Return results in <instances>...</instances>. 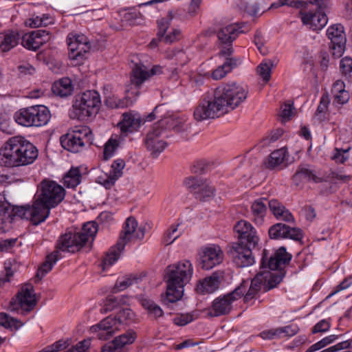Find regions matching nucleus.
Returning <instances> with one entry per match:
<instances>
[{
    "mask_svg": "<svg viewBox=\"0 0 352 352\" xmlns=\"http://www.w3.org/2000/svg\"><path fill=\"white\" fill-rule=\"evenodd\" d=\"M245 87L236 82L223 84L206 96L194 111L197 121L219 118L234 109L248 96Z\"/></svg>",
    "mask_w": 352,
    "mask_h": 352,
    "instance_id": "f257e3e1",
    "label": "nucleus"
},
{
    "mask_svg": "<svg viewBox=\"0 0 352 352\" xmlns=\"http://www.w3.org/2000/svg\"><path fill=\"white\" fill-rule=\"evenodd\" d=\"M52 208L36 196L32 206L19 207L3 202L0 204V232L9 230L15 217L28 219L32 224L38 225L49 217Z\"/></svg>",
    "mask_w": 352,
    "mask_h": 352,
    "instance_id": "f03ea898",
    "label": "nucleus"
},
{
    "mask_svg": "<svg viewBox=\"0 0 352 352\" xmlns=\"http://www.w3.org/2000/svg\"><path fill=\"white\" fill-rule=\"evenodd\" d=\"M36 147L21 136L10 138L0 149V165L16 167L32 164L38 157Z\"/></svg>",
    "mask_w": 352,
    "mask_h": 352,
    "instance_id": "7ed1b4c3",
    "label": "nucleus"
},
{
    "mask_svg": "<svg viewBox=\"0 0 352 352\" xmlns=\"http://www.w3.org/2000/svg\"><path fill=\"white\" fill-rule=\"evenodd\" d=\"M192 274V265L188 260L168 267L166 298L168 302H175L181 299L184 294V287L190 280Z\"/></svg>",
    "mask_w": 352,
    "mask_h": 352,
    "instance_id": "20e7f679",
    "label": "nucleus"
},
{
    "mask_svg": "<svg viewBox=\"0 0 352 352\" xmlns=\"http://www.w3.org/2000/svg\"><path fill=\"white\" fill-rule=\"evenodd\" d=\"M144 236V229L138 228L136 220L133 217H129L124 224L116 245L111 248L102 261L104 269L112 265L119 258L120 253L129 242L134 239H142Z\"/></svg>",
    "mask_w": 352,
    "mask_h": 352,
    "instance_id": "39448f33",
    "label": "nucleus"
},
{
    "mask_svg": "<svg viewBox=\"0 0 352 352\" xmlns=\"http://www.w3.org/2000/svg\"><path fill=\"white\" fill-rule=\"evenodd\" d=\"M100 105L99 93L94 90L86 91L76 98L69 110V117L82 121L88 120L98 113Z\"/></svg>",
    "mask_w": 352,
    "mask_h": 352,
    "instance_id": "423d86ee",
    "label": "nucleus"
},
{
    "mask_svg": "<svg viewBox=\"0 0 352 352\" xmlns=\"http://www.w3.org/2000/svg\"><path fill=\"white\" fill-rule=\"evenodd\" d=\"M51 118L50 110L43 105H34L22 108L14 113L17 124L25 127H40L47 124Z\"/></svg>",
    "mask_w": 352,
    "mask_h": 352,
    "instance_id": "0eeeda50",
    "label": "nucleus"
},
{
    "mask_svg": "<svg viewBox=\"0 0 352 352\" xmlns=\"http://www.w3.org/2000/svg\"><path fill=\"white\" fill-rule=\"evenodd\" d=\"M265 269L260 272L256 276L249 282L248 291L244 296V301L248 302L253 299L263 286L265 292H267L276 287L283 280L284 273L280 271L271 272Z\"/></svg>",
    "mask_w": 352,
    "mask_h": 352,
    "instance_id": "6e6552de",
    "label": "nucleus"
},
{
    "mask_svg": "<svg viewBox=\"0 0 352 352\" xmlns=\"http://www.w3.org/2000/svg\"><path fill=\"white\" fill-rule=\"evenodd\" d=\"M248 286L249 280H243L240 285L233 292L215 298L211 306L210 315L212 316H219L228 314L232 309L233 302L241 296L244 297L248 291Z\"/></svg>",
    "mask_w": 352,
    "mask_h": 352,
    "instance_id": "1a4fd4ad",
    "label": "nucleus"
},
{
    "mask_svg": "<svg viewBox=\"0 0 352 352\" xmlns=\"http://www.w3.org/2000/svg\"><path fill=\"white\" fill-rule=\"evenodd\" d=\"M65 195V189L60 185L54 181L44 179L38 186L34 196L54 208L63 200Z\"/></svg>",
    "mask_w": 352,
    "mask_h": 352,
    "instance_id": "9d476101",
    "label": "nucleus"
},
{
    "mask_svg": "<svg viewBox=\"0 0 352 352\" xmlns=\"http://www.w3.org/2000/svg\"><path fill=\"white\" fill-rule=\"evenodd\" d=\"M91 131L87 126L76 128L60 138L62 146L73 153L80 152L86 144H91Z\"/></svg>",
    "mask_w": 352,
    "mask_h": 352,
    "instance_id": "9b49d317",
    "label": "nucleus"
},
{
    "mask_svg": "<svg viewBox=\"0 0 352 352\" xmlns=\"http://www.w3.org/2000/svg\"><path fill=\"white\" fill-rule=\"evenodd\" d=\"M292 258L286 248L280 247L274 254H270L267 250H263L261 258V268L271 270H281L288 265Z\"/></svg>",
    "mask_w": 352,
    "mask_h": 352,
    "instance_id": "f8f14e48",
    "label": "nucleus"
},
{
    "mask_svg": "<svg viewBox=\"0 0 352 352\" xmlns=\"http://www.w3.org/2000/svg\"><path fill=\"white\" fill-rule=\"evenodd\" d=\"M199 265L201 269L209 270L221 264L224 254L221 248L216 245L203 247L199 252Z\"/></svg>",
    "mask_w": 352,
    "mask_h": 352,
    "instance_id": "ddd939ff",
    "label": "nucleus"
},
{
    "mask_svg": "<svg viewBox=\"0 0 352 352\" xmlns=\"http://www.w3.org/2000/svg\"><path fill=\"white\" fill-rule=\"evenodd\" d=\"M67 43L69 50V56L73 60L82 59L91 47L87 37L76 32H71L67 35Z\"/></svg>",
    "mask_w": 352,
    "mask_h": 352,
    "instance_id": "4468645a",
    "label": "nucleus"
},
{
    "mask_svg": "<svg viewBox=\"0 0 352 352\" xmlns=\"http://www.w3.org/2000/svg\"><path fill=\"white\" fill-rule=\"evenodd\" d=\"M234 230L237 234L238 244L256 248L259 242V237L256 230L252 225L245 221H239L234 226Z\"/></svg>",
    "mask_w": 352,
    "mask_h": 352,
    "instance_id": "2eb2a0df",
    "label": "nucleus"
},
{
    "mask_svg": "<svg viewBox=\"0 0 352 352\" xmlns=\"http://www.w3.org/2000/svg\"><path fill=\"white\" fill-rule=\"evenodd\" d=\"M36 305V300L33 287L29 285L23 287L17 294L16 298L10 302V309L14 311L21 308L23 311L29 312L34 309Z\"/></svg>",
    "mask_w": 352,
    "mask_h": 352,
    "instance_id": "dca6fc26",
    "label": "nucleus"
},
{
    "mask_svg": "<svg viewBox=\"0 0 352 352\" xmlns=\"http://www.w3.org/2000/svg\"><path fill=\"white\" fill-rule=\"evenodd\" d=\"M327 35L331 40L330 48L333 51V55L341 56L344 51L346 40L343 25L340 23L331 25L327 30Z\"/></svg>",
    "mask_w": 352,
    "mask_h": 352,
    "instance_id": "f3484780",
    "label": "nucleus"
},
{
    "mask_svg": "<svg viewBox=\"0 0 352 352\" xmlns=\"http://www.w3.org/2000/svg\"><path fill=\"white\" fill-rule=\"evenodd\" d=\"M165 133V130L158 124L155 125L146 135L145 140L146 148L155 157H157L166 146V143L163 137Z\"/></svg>",
    "mask_w": 352,
    "mask_h": 352,
    "instance_id": "a211bd4d",
    "label": "nucleus"
},
{
    "mask_svg": "<svg viewBox=\"0 0 352 352\" xmlns=\"http://www.w3.org/2000/svg\"><path fill=\"white\" fill-rule=\"evenodd\" d=\"M254 248L234 243L228 251V254L236 265L239 267H245L254 263L252 254V250Z\"/></svg>",
    "mask_w": 352,
    "mask_h": 352,
    "instance_id": "6ab92c4d",
    "label": "nucleus"
},
{
    "mask_svg": "<svg viewBox=\"0 0 352 352\" xmlns=\"http://www.w3.org/2000/svg\"><path fill=\"white\" fill-rule=\"evenodd\" d=\"M271 239H290L300 241L302 238V232L300 228L290 227L282 223H278L270 227L268 231Z\"/></svg>",
    "mask_w": 352,
    "mask_h": 352,
    "instance_id": "aec40b11",
    "label": "nucleus"
},
{
    "mask_svg": "<svg viewBox=\"0 0 352 352\" xmlns=\"http://www.w3.org/2000/svg\"><path fill=\"white\" fill-rule=\"evenodd\" d=\"M299 14L303 25L314 31L322 30L328 22V18L323 11L318 10L316 12L300 11Z\"/></svg>",
    "mask_w": 352,
    "mask_h": 352,
    "instance_id": "412c9836",
    "label": "nucleus"
},
{
    "mask_svg": "<svg viewBox=\"0 0 352 352\" xmlns=\"http://www.w3.org/2000/svg\"><path fill=\"white\" fill-rule=\"evenodd\" d=\"M49 39V33L43 30H38L26 34L21 38V43L28 50L36 51Z\"/></svg>",
    "mask_w": 352,
    "mask_h": 352,
    "instance_id": "4be33fe9",
    "label": "nucleus"
},
{
    "mask_svg": "<svg viewBox=\"0 0 352 352\" xmlns=\"http://www.w3.org/2000/svg\"><path fill=\"white\" fill-rule=\"evenodd\" d=\"M223 274L222 271L214 272L211 276L199 281L196 287L197 292L201 294L214 292L219 289L223 278Z\"/></svg>",
    "mask_w": 352,
    "mask_h": 352,
    "instance_id": "5701e85b",
    "label": "nucleus"
},
{
    "mask_svg": "<svg viewBox=\"0 0 352 352\" xmlns=\"http://www.w3.org/2000/svg\"><path fill=\"white\" fill-rule=\"evenodd\" d=\"M161 73L162 67L159 65L153 66L151 71L148 72L146 66L141 63H137L133 69L131 82L132 85L139 87L150 76Z\"/></svg>",
    "mask_w": 352,
    "mask_h": 352,
    "instance_id": "b1692460",
    "label": "nucleus"
},
{
    "mask_svg": "<svg viewBox=\"0 0 352 352\" xmlns=\"http://www.w3.org/2000/svg\"><path fill=\"white\" fill-rule=\"evenodd\" d=\"M120 328L119 322L116 317L108 316L99 324L92 327L94 331L98 332L97 336L100 340L109 339Z\"/></svg>",
    "mask_w": 352,
    "mask_h": 352,
    "instance_id": "393cba45",
    "label": "nucleus"
},
{
    "mask_svg": "<svg viewBox=\"0 0 352 352\" xmlns=\"http://www.w3.org/2000/svg\"><path fill=\"white\" fill-rule=\"evenodd\" d=\"M124 166L125 162L123 160L118 159L115 160L109 173H104L98 177V183L104 186L107 188H110L122 176Z\"/></svg>",
    "mask_w": 352,
    "mask_h": 352,
    "instance_id": "a878e982",
    "label": "nucleus"
},
{
    "mask_svg": "<svg viewBox=\"0 0 352 352\" xmlns=\"http://www.w3.org/2000/svg\"><path fill=\"white\" fill-rule=\"evenodd\" d=\"M83 246L77 233L67 232L61 235L56 244L57 250L75 252Z\"/></svg>",
    "mask_w": 352,
    "mask_h": 352,
    "instance_id": "bb28decb",
    "label": "nucleus"
},
{
    "mask_svg": "<svg viewBox=\"0 0 352 352\" xmlns=\"http://www.w3.org/2000/svg\"><path fill=\"white\" fill-rule=\"evenodd\" d=\"M269 208V200L259 198L252 203L250 207L251 219L257 225H261L265 221Z\"/></svg>",
    "mask_w": 352,
    "mask_h": 352,
    "instance_id": "cd10ccee",
    "label": "nucleus"
},
{
    "mask_svg": "<svg viewBox=\"0 0 352 352\" xmlns=\"http://www.w3.org/2000/svg\"><path fill=\"white\" fill-rule=\"evenodd\" d=\"M319 183L322 179L316 175V172L308 166H300L293 176V182L296 186H302L307 182Z\"/></svg>",
    "mask_w": 352,
    "mask_h": 352,
    "instance_id": "c85d7f7f",
    "label": "nucleus"
},
{
    "mask_svg": "<svg viewBox=\"0 0 352 352\" xmlns=\"http://www.w3.org/2000/svg\"><path fill=\"white\" fill-rule=\"evenodd\" d=\"M122 117V120L118 124L122 133H133L140 126V117L138 114L126 112Z\"/></svg>",
    "mask_w": 352,
    "mask_h": 352,
    "instance_id": "c756f323",
    "label": "nucleus"
},
{
    "mask_svg": "<svg viewBox=\"0 0 352 352\" xmlns=\"http://www.w3.org/2000/svg\"><path fill=\"white\" fill-rule=\"evenodd\" d=\"M269 209L274 217L286 222H294V218L289 210L276 199L269 200Z\"/></svg>",
    "mask_w": 352,
    "mask_h": 352,
    "instance_id": "7c9ffc66",
    "label": "nucleus"
},
{
    "mask_svg": "<svg viewBox=\"0 0 352 352\" xmlns=\"http://www.w3.org/2000/svg\"><path fill=\"white\" fill-rule=\"evenodd\" d=\"M241 32L242 31L236 24H230L221 28L217 32V36L222 44H231Z\"/></svg>",
    "mask_w": 352,
    "mask_h": 352,
    "instance_id": "2f4dec72",
    "label": "nucleus"
},
{
    "mask_svg": "<svg viewBox=\"0 0 352 352\" xmlns=\"http://www.w3.org/2000/svg\"><path fill=\"white\" fill-rule=\"evenodd\" d=\"M21 40L20 34L14 31L0 33V49L3 52H8L16 47Z\"/></svg>",
    "mask_w": 352,
    "mask_h": 352,
    "instance_id": "473e14b6",
    "label": "nucleus"
},
{
    "mask_svg": "<svg viewBox=\"0 0 352 352\" xmlns=\"http://www.w3.org/2000/svg\"><path fill=\"white\" fill-rule=\"evenodd\" d=\"M331 94L334 98V102L344 104L350 99V93L345 89V84L341 80H337L332 85Z\"/></svg>",
    "mask_w": 352,
    "mask_h": 352,
    "instance_id": "72a5a7b5",
    "label": "nucleus"
},
{
    "mask_svg": "<svg viewBox=\"0 0 352 352\" xmlns=\"http://www.w3.org/2000/svg\"><path fill=\"white\" fill-rule=\"evenodd\" d=\"M241 60L236 58H227L225 63L219 66L212 73V78L214 80H220L226 76V75L230 72L234 68L236 67L241 64Z\"/></svg>",
    "mask_w": 352,
    "mask_h": 352,
    "instance_id": "f704fd0d",
    "label": "nucleus"
},
{
    "mask_svg": "<svg viewBox=\"0 0 352 352\" xmlns=\"http://www.w3.org/2000/svg\"><path fill=\"white\" fill-rule=\"evenodd\" d=\"M166 124L169 129H173L175 132L182 133L186 131L190 128V124L184 117H169L166 120L162 119L160 124Z\"/></svg>",
    "mask_w": 352,
    "mask_h": 352,
    "instance_id": "c9c22d12",
    "label": "nucleus"
},
{
    "mask_svg": "<svg viewBox=\"0 0 352 352\" xmlns=\"http://www.w3.org/2000/svg\"><path fill=\"white\" fill-rule=\"evenodd\" d=\"M173 19V13L172 11L168 12L166 17L162 18L157 21V25L159 31L157 33L158 38H153L149 43V46L151 48L155 47L158 45L159 40L164 39L166 32L170 25L171 21Z\"/></svg>",
    "mask_w": 352,
    "mask_h": 352,
    "instance_id": "e433bc0d",
    "label": "nucleus"
},
{
    "mask_svg": "<svg viewBox=\"0 0 352 352\" xmlns=\"http://www.w3.org/2000/svg\"><path fill=\"white\" fill-rule=\"evenodd\" d=\"M53 93L60 97H66L72 94L73 85L72 80L69 78H63L56 81L52 87Z\"/></svg>",
    "mask_w": 352,
    "mask_h": 352,
    "instance_id": "4c0bfd02",
    "label": "nucleus"
},
{
    "mask_svg": "<svg viewBox=\"0 0 352 352\" xmlns=\"http://www.w3.org/2000/svg\"><path fill=\"white\" fill-rule=\"evenodd\" d=\"M61 258L60 253L58 250L54 251L50 254L47 255L45 262L38 269L36 276L41 279L43 278L51 270L54 265Z\"/></svg>",
    "mask_w": 352,
    "mask_h": 352,
    "instance_id": "58836bf2",
    "label": "nucleus"
},
{
    "mask_svg": "<svg viewBox=\"0 0 352 352\" xmlns=\"http://www.w3.org/2000/svg\"><path fill=\"white\" fill-rule=\"evenodd\" d=\"M97 232V224L95 222L89 221L83 225L81 232H78L77 234L78 238H80V241H81L84 245L90 239H93Z\"/></svg>",
    "mask_w": 352,
    "mask_h": 352,
    "instance_id": "ea45409f",
    "label": "nucleus"
},
{
    "mask_svg": "<svg viewBox=\"0 0 352 352\" xmlns=\"http://www.w3.org/2000/svg\"><path fill=\"white\" fill-rule=\"evenodd\" d=\"M139 300L142 306L147 310L150 316L155 318H157L163 316L164 312L162 309L153 300L143 296L140 297Z\"/></svg>",
    "mask_w": 352,
    "mask_h": 352,
    "instance_id": "a19ab883",
    "label": "nucleus"
},
{
    "mask_svg": "<svg viewBox=\"0 0 352 352\" xmlns=\"http://www.w3.org/2000/svg\"><path fill=\"white\" fill-rule=\"evenodd\" d=\"M139 300L142 306L147 310L150 316L155 318H157L163 316L164 312L162 309L153 300L143 296L140 297Z\"/></svg>",
    "mask_w": 352,
    "mask_h": 352,
    "instance_id": "79ce46f5",
    "label": "nucleus"
},
{
    "mask_svg": "<svg viewBox=\"0 0 352 352\" xmlns=\"http://www.w3.org/2000/svg\"><path fill=\"white\" fill-rule=\"evenodd\" d=\"M81 173L78 168H72L63 177V184L67 188H74L81 182Z\"/></svg>",
    "mask_w": 352,
    "mask_h": 352,
    "instance_id": "37998d69",
    "label": "nucleus"
},
{
    "mask_svg": "<svg viewBox=\"0 0 352 352\" xmlns=\"http://www.w3.org/2000/svg\"><path fill=\"white\" fill-rule=\"evenodd\" d=\"M287 153L285 148H281L273 151L269 156L267 167L274 168L281 164L286 157Z\"/></svg>",
    "mask_w": 352,
    "mask_h": 352,
    "instance_id": "c03bdc74",
    "label": "nucleus"
},
{
    "mask_svg": "<svg viewBox=\"0 0 352 352\" xmlns=\"http://www.w3.org/2000/svg\"><path fill=\"white\" fill-rule=\"evenodd\" d=\"M130 92L127 91L126 96L123 99L118 98L116 96L109 97L106 99V105L110 108H124L131 105L133 100L130 98Z\"/></svg>",
    "mask_w": 352,
    "mask_h": 352,
    "instance_id": "a18cd8bd",
    "label": "nucleus"
},
{
    "mask_svg": "<svg viewBox=\"0 0 352 352\" xmlns=\"http://www.w3.org/2000/svg\"><path fill=\"white\" fill-rule=\"evenodd\" d=\"M214 194V188L205 179L195 194V198L199 201H206L211 199Z\"/></svg>",
    "mask_w": 352,
    "mask_h": 352,
    "instance_id": "49530a36",
    "label": "nucleus"
},
{
    "mask_svg": "<svg viewBox=\"0 0 352 352\" xmlns=\"http://www.w3.org/2000/svg\"><path fill=\"white\" fill-rule=\"evenodd\" d=\"M140 278L135 276H129L118 279L112 289L113 293H117L126 289L133 284L139 283Z\"/></svg>",
    "mask_w": 352,
    "mask_h": 352,
    "instance_id": "de8ad7c7",
    "label": "nucleus"
},
{
    "mask_svg": "<svg viewBox=\"0 0 352 352\" xmlns=\"http://www.w3.org/2000/svg\"><path fill=\"white\" fill-rule=\"evenodd\" d=\"M122 141V138L121 136L118 138L111 137L106 142L104 148V158L105 160H108L113 156L115 151L120 146Z\"/></svg>",
    "mask_w": 352,
    "mask_h": 352,
    "instance_id": "09e8293b",
    "label": "nucleus"
},
{
    "mask_svg": "<svg viewBox=\"0 0 352 352\" xmlns=\"http://www.w3.org/2000/svg\"><path fill=\"white\" fill-rule=\"evenodd\" d=\"M16 272V265L10 263H6L4 271L0 275V286H5L12 279Z\"/></svg>",
    "mask_w": 352,
    "mask_h": 352,
    "instance_id": "8fccbe9b",
    "label": "nucleus"
},
{
    "mask_svg": "<svg viewBox=\"0 0 352 352\" xmlns=\"http://www.w3.org/2000/svg\"><path fill=\"white\" fill-rule=\"evenodd\" d=\"M23 324L20 320L10 317L6 313H0V325L6 328H14L16 329L20 328Z\"/></svg>",
    "mask_w": 352,
    "mask_h": 352,
    "instance_id": "3c124183",
    "label": "nucleus"
},
{
    "mask_svg": "<svg viewBox=\"0 0 352 352\" xmlns=\"http://www.w3.org/2000/svg\"><path fill=\"white\" fill-rule=\"evenodd\" d=\"M167 57L174 59L177 65H184L188 63V58L183 50H172L167 52Z\"/></svg>",
    "mask_w": 352,
    "mask_h": 352,
    "instance_id": "603ef678",
    "label": "nucleus"
},
{
    "mask_svg": "<svg viewBox=\"0 0 352 352\" xmlns=\"http://www.w3.org/2000/svg\"><path fill=\"white\" fill-rule=\"evenodd\" d=\"M135 338L136 334L134 331H128L116 337L113 339V341L122 349L125 345L132 344L135 341Z\"/></svg>",
    "mask_w": 352,
    "mask_h": 352,
    "instance_id": "864d4df0",
    "label": "nucleus"
},
{
    "mask_svg": "<svg viewBox=\"0 0 352 352\" xmlns=\"http://www.w3.org/2000/svg\"><path fill=\"white\" fill-rule=\"evenodd\" d=\"M337 338L338 336L336 335H331L327 336L318 342L312 344L305 352H314L318 351L327 345L333 342L336 340H337Z\"/></svg>",
    "mask_w": 352,
    "mask_h": 352,
    "instance_id": "5fc2aeb1",
    "label": "nucleus"
},
{
    "mask_svg": "<svg viewBox=\"0 0 352 352\" xmlns=\"http://www.w3.org/2000/svg\"><path fill=\"white\" fill-rule=\"evenodd\" d=\"M204 181L205 179L201 178L189 177L184 180V184L188 190L195 195Z\"/></svg>",
    "mask_w": 352,
    "mask_h": 352,
    "instance_id": "6e6d98bb",
    "label": "nucleus"
},
{
    "mask_svg": "<svg viewBox=\"0 0 352 352\" xmlns=\"http://www.w3.org/2000/svg\"><path fill=\"white\" fill-rule=\"evenodd\" d=\"M340 69L342 74L349 80H352V58L346 56L340 61Z\"/></svg>",
    "mask_w": 352,
    "mask_h": 352,
    "instance_id": "4d7b16f0",
    "label": "nucleus"
},
{
    "mask_svg": "<svg viewBox=\"0 0 352 352\" xmlns=\"http://www.w3.org/2000/svg\"><path fill=\"white\" fill-rule=\"evenodd\" d=\"M177 227L178 225L171 226L164 234L163 241L166 245L173 243L180 236L181 232L178 231Z\"/></svg>",
    "mask_w": 352,
    "mask_h": 352,
    "instance_id": "13d9d810",
    "label": "nucleus"
},
{
    "mask_svg": "<svg viewBox=\"0 0 352 352\" xmlns=\"http://www.w3.org/2000/svg\"><path fill=\"white\" fill-rule=\"evenodd\" d=\"M330 99L328 94H324L320 98L319 105L316 110V116L322 119L328 110Z\"/></svg>",
    "mask_w": 352,
    "mask_h": 352,
    "instance_id": "bf43d9fd",
    "label": "nucleus"
},
{
    "mask_svg": "<svg viewBox=\"0 0 352 352\" xmlns=\"http://www.w3.org/2000/svg\"><path fill=\"white\" fill-rule=\"evenodd\" d=\"M135 316L134 312L129 308L121 309L115 316L119 322L120 326L126 321L133 320Z\"/></svg>",
    "mask_w": 352,
    "mask_h": 352,
    "instance_id": "052dcab7",
    "label": "nucleus"
},
{
    "mask_svg": "<svg viewBox=\"0 0 352 352\" xmlns=\"http://www.w3.org/2000/svg\"><path fill=\"white\" fill-rule=\"evenodd\" d=\"M272 65L271 63H262L257 67L258 74L265 82L270 80Z\"/></svg>",
    "mask_w": 352,
    "mask_h": 352,
    "instance_id": "680f3d73",
    "label": "nucleus"
},
{
    "mask_svg": "<svg viewBox=\"0 0 352 352\" xmlns=\"http://www.w3.org/2000/svg\"><path fill=\"white\" fill-rule=\"evenodd\" d=\"M194 319V316L192 314H183L174 318L173 322L177 326H185L193 321Z\"/></svg>",
    "mask_w": 352,
    "mask_h": 352,
    "instance_id": "e2e57ef3",
    "label": "nucleus"
},
{
    "mask_svg": "<svg viewBox=\"0 0 352 352\" xmlns=\"http://www.w3.org/2000/svg\"><path fill=\"white\" fill-rule=\"evenodd\" d=\"M279 337L293 336L297 333L298 328L296 325H288L283 327L278 328Z\"/></svg>",
    "mask_w": 352,
    "mask_h": 352,
    "instance_id": "0e129e2a",
    "label": "nucleus"
},
{
    "mask_svg": "<svg viewBox=\"0 0 352 352\" xmlns=\"http://www.w3.org/2000/svg\"><path fill=\"white\" fill-rule=\"evenodd\" d=\"M280 4L296 9L306 8L308 6V3L302 0H282Z\"/></svg>",
    "mask_w": 352,
    "mask_h": 352,
    "instance_id": "69168bd1",
    "label": "nucleus"
},
{
    "mask_svg": "<svg viewBox=\"0 0 352 352\" xmlns=\"http://www.w3.org/2000/svg\"><path fill=\"white\" fill-rule=\"evenodd\" d=\"M69 345V340H59L54 344L47 346L50 352H56L66 349Z\"/></svg>",
    "mask_w": 352,
    "mask_h": 352,
    "instance_id": "338daca9",
    "label": "nucleus"
},
{
    "mask_svg": "<svg viewBox=\"0 0 352 352\" xmlns=\"http://www.w3.org/2000/svg\"><path fill=\"white\" fill-rule=\"evenodd\" d=\"M90 346V341L84 340L65 352H85Z\"/></svg>",
    "mask_w": 352,
    "mask_h": 352,
    "instance_id": "774afa93",
    "label": "nucleus"
}]
</instances>
